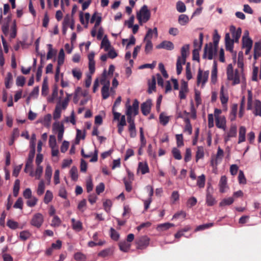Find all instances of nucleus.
Listing matches in <instances>:
<instances>
[{
    "instance_id": "8fccbe9b",
    "label": "nucleus",
    "mask_w": 261,
    "mask_h": 261,
    "mask_svg": "<svg viewBox=\"0 0 261 261\" xmlns=\"http://www.w3.org/2000/svg\"><path fill=\"white\" fill-rule=\"evenodd\" d=\"M130 247V244L125 241L119 243L120 249L123 252H127Z\"/></svg>"
},
{
    "instance_id": "c03bdc74",
    "label": "nucleus",
    "mask_w": 261,
    "mask_h": 261,
    "mask_svg": "<svg viewBox=\"0 0 261 261\" xmlns=\"http://www.w3.org/2000/svg\"><path fill=\"white\" fill-rule=\"evenodd\" d=\"M85 138V132L77 129L75 143L78 144L81 139H84Z\"/></svg>"
},
{
    "instance_id": "c85d7f7f",
    "label": "nucleus",
    "mask_w": 261,
    "mask_h": 261,
    "mask_svg": "<svg viewBox=\"0 0 261 261\" xmlns=\"http://www.w3.org/2000/svg\"><path fill=\"white\" fill-rule=\"evenodd\" d=\"M261 55V42L255 43L254 47V58L256 59Z\"/></svg>"
},
{
    "instance_id": "393cba45",
    "label": "nucleus",
    "mask_w": 261,
    "mask_h": 261,
    "mask_svg": "<svg viewBox=\"0 0 261 261\" xmlns=\"http://www.w3.org/2000/svg\"><path fill=\"white\" fill-rule=\"evenodd\" d=\"M174 226V224L167 222V223L159 224L156 227V229L159 231H166Z\"/></svg>"
},
{
    "instance_id": "3c124183",
    "label": "nucleus",
    "mask_w": 261,
    "mask_h": 261,
    "mask_svg": "<svg viewBox=\"0 0 261 261\" xmlns=\"http://www.w3.org/2000/svg\"><path fill=\"white\" fill-rule=\"evenodd\" d=\"M234 201V199L232 197H228L223 199L219 203L220 206H224L229 205Z\"/></svg>"
},
{
    "instance_id": "680f3d73",
    "label": "nucleus",
    "mask_w": 261,
    "mask_h": 261,
    "mask_svg": "<svg viewBox=\"0 0 261 261\" xmlns=\"http://www.w3.org/2000/svg\"><path fill=\"white\" fill-rule=\"evenodd\" d=\"M213 225L214 224L213 223H210L199 225L196 227V228L195 230V231H198L207 229L213 226Z\"/></svg>"
},
{
    "instance_id": "1a4fd4ad",
    "label": "nucleus",
    "mask_w": 261,
    "mask_h": 261,
    "mask_svg": "<svg viewBox=\"0 0 261 261\" xmlns=\"http://www.w3.org/2000/svg\"><path fill=\"white\" fill-rule=\"evenodd\" d=\"M237 135V127L235 124L230 126L228 132L224 135V140L225 143L230 140L231 138H236Z\"/></svg>"
},
{
    "instance_id": "2eb2a0df",
    "label": "nucleus",
    "mask_w": 261,
    "mask_h": 261,
    "mask_svg": "<svg viewBox=\"0 0 261 261\" xmlns=\"http://www.w3.org/2000/svg\"><path fill=\"white\" fill-rule=\"evenodd\" d=\"M189 89L187 82L182 81L181 84L180 89L179 93V97L181 99H185L186 93L188 92Z\"/></svg>"
},
{
    "instance_id": "a211bd4d",
    "label": "nucleus",
    "mask_w": 261,
    "mask_h": 261,
    "mask_svg": "<svg viewBox=\"0 0 261 261\" xmlns=\"http://www.w3.org/2000/svg\"><path fill=\"white\" fill-rule=\"evenodd\" d=\"M219 190L221 193H224L228 189L227 178L226 176H222L219 184Z\"/></svg>"
},
{
    "instance_id": "4468645a",
    "label": "nucleus",
    "mask_w": 261,
    "mask_h": 261,
    "mask_svg": "<svg viewBox=\"0 0 261 261\" xmlns=\"http://www.w3.org/2000/svg\"><path fill=\"white\" fill-rule=\"evenodd\" d=\"M230 31L232 33L233 37V39L232 40H233L234 42H238L242 34L241 29L239 28L236 30L235 27L232 25L230 28Z\"/></svg>"
},
{
    "instance_id": "0eeeda50",
    "label": "nucleus",
    "mask_w": 261,
    "mask_h": 261,
    "mask_svg": "<svg viewBox=\"0 0 261 261\" xmlns=\"http://www.w3.org/2000/svg\"><path fill=\"white\" fill-rule=\"evenodd\" d=\"M223 154V150L220 147H218L216 157L212 158L211 161V165L214 169L217 168V165L222 159Z\"/></svg>"
},
{
    "instance_id": "412c9836",
    "label": "nucleus",
    "mask_w": 261,
    "mask_h": 261,
    "mask_svg": "<svg viewBox=\"0 0 261 261\" xmlns=\"http://www.w3.org/2000/svg\"><path fill=\"white\" fill-rule=\"evenodd\" d=\"M189 44L184 45L181 48V57H179L178 59L182 60L183 62H184V60L186 61V58L189 54Z\"/></svg>"
},
{
    "instance_id": "f257e3e1",
    "label": "nucleus",
    "mask_w": 261,
    "mask_h": 261,
    "mask_svg": "<svg viewBox=\"0 0 261 261\" xmlns=\"http://www.w3.org/2000/svg\"><path fill=\"white\" fill-rule=\"evenodd\" d=\"M227 79L231 82V85L234 86L245 81V78L242 70L236 69L233 70L231 64L228 65L226 70Z\"/></svg>"
},
{
    "instance_id": "a878e982",
    "label": "nucleus",
    "mask_w": 261,
    "mask_h": 261,
    "mask_svg": "<svg viewBox=\"0 0 261 261\" xmlns=\"http://www.w3.org/2000/svg\"><path fill=\"white\" fill-rule=\"evenodd\" d=\"M246 129L245 126H241L239 128L238 143H241L246 140Z\"/></svg>"
},
{
    "instance_id": "f704fd0d",
    "label": "nucleus",
    "mask_w": 261,
    "mask_h": 261,
    "mask_svg": "<svg viewBox=\"0 0 261 261\" xmlns=\"http://www.w3.org/2000/svg\"><path fill=\"white\" fill-rule=\"evenodd\" d=\"M156 85V78L155 76H152L151 81H148V92L149 93H151L153 91L155 90Z\"/></svg>"
},
{
    "instance_id": "ea45409f",
    "label": "nucleus",
    "mask_w": 261,
    "mask_h": 261,
    "mask_svg": "<svg viewBox=\"0 0 261 261\" xmlns=\"http://www.w3.org/2000/svg\"><path fill=\"white\" fill-rule=\"evenodd\" d=\"M170 117L165 115L164 113H161L159 116L160 122L164 126H165L169 122Z\"/></svg>"
},
{
    "instance_id": "338daca9",
    "label": "nucleus",
    "mask_w": 261,
    "mask_h": 261,
    "mask_svg": "<svg viewBox=\"0 0 261 261\" xmlns=\"http://www.w3.org/2000/svg\"><path fill=\"white\" fill-rule=\"evenodd\" d=\"M31 236L30 232L28 230H24L20 232L19 237L22 241H25Z\"/></svg>"
},
{
    "instance_id": "4d7b16f0",
    "label": "nucleus",
    "mask_w": 261,
    "mask_h": 261,
    "mask_svg": "<svg viewBox=\"0 0 261 261\" xmlns=\"http://www.w3.org/2000/svg\"><path fill=\"white\" fill-rule=\"evenodd\" d=\"M48 51L47 54L46 58L47 60L50 59L56 54V51L53 49L52 45L50 44H47Z\"/></svg>"
},
{
    "instance_id": "39448f33",
    "label": "nucleus",
    "mask_w": 261,
    "mask_h": 261,
    "mask_svg": "<svg viewBox=\"0 0 261 261\" xmlns=\"http://www.w3.org/2000/svg\"><path fill=\"white\" fill-rule=\"evenodd\" d=\"M217 46H216L212 43L206 44L204 47L203 58L212 60L217 53Z\"/></svg>"
},
{
    "instance_id": "5fc2aeb1",
    "label": "nucleus",
    "mask_w": 261,
    "mask_h": 261,
    "mask_svg": "<svg viewBox=\"0 0 261 261\" xmlns=\"http://www.w3.org/2000/svg\"><path fill=\"white\" fill-rule=\"evenodd\" d=\"M53 198L52 192L49 190H47L44 196V202L46 204H48L51 201Z\"/></svg>"
},
{
    "instance_id": "20e7f679",
    "label": "nucleus",
    "mask_w": 261,
    "mask_h": 261,
    "mask_svg": "<svg viewBox=\"0 0 261 261\" xmlns=\"http://www.w3.org/2000/svg\"><path fill=\"white\" fill-rule=\"evenodd\" d=\"M209 76V71H203L201 68H199L197 75V85L203 88L208 81Z\"/></svg>"
},
{
    "instance_id": "864d4df0",
    "label": "nucleus",
    "mask_w": 261,
    "mask_h": 261,
    "mask_svg": "<svg viewBox=\"0 0 261 261\" xmlns=\"http://www.w3.org/2000/svg\"><path fill=\"white\" fill-rule=\"evenodd\" d=\"M238 110V106L237 105H234L231 110L229 118L231 121H233L236 119V114Z\"/></svg>"
},
{
    "instance_id": "603ef678",
    "label": "nucleus",
    "mask_w": 261,
    "mask_h": 261,
    "mask_svg": "<svg viewBox=\"0 0 261 261\" xmlns=\"http://www.w3.org/2000/svg\"><path fill=\"white\" fill-rule=\"evenodd\" d=\"M205 177L204 174H202L201 175L198 177L197 181V185L200 188H203L205 186Z\"/></svg>"
},
{
    "instance_id": "69168bd1",
    "label": "nucleus",
    "mask_w": 261,
    "mask_h": 261,
    "mask_svg": "<svg viewBox=\"0 0 261 261\" xmlns=\"http://www.w3.org/2000/svg\"><path fill=\"white\" fill-rule=\"evenodd\" d=\"M28 201H27V204L29 207H33L34 206L38 201V199L33 196L31 198H28Z\"/></svg>"
},
{
    "instance_id": "423d86ee",
    "label": "nucleus",
    "mask_w": 261,
    "mask_h": 261,
    "mask_svg": "<svg viewBox=\"0 0 261 261\" xmlns=\"http://www.w3.org/2000/svg\"><path fill=\"white\" fill-rule=\"evenodd\" d=\"M53 130L58 133V139L59 141H61L64 132L63 124L59 121L55 122L53 125Z\"/></svg>"
},
{
    "instance_id": "2f4dec72",
    "label": "nucleus",
    "mask_w": 261,
    "mask_h": 261,
    "mask_svg": "<svg viewBox=\"0 0 261 261\" xmlns=\"http://www.w3.org/2000/svg\"><path fill=\"white\" fill-rule=\"evenodd\" d=\"M33 158H34V155L33 154H29L28 156V159L27 161L25 168H24V172H28L29 171V169H32V166H33Z\"/></svg>"
},
{
    "instance_id": "79ce46f5",
    "label": "nucleus",
    "mask_w": 261,
    "mask_h": 261,
    "mask_svg": "<svg viewBox=\"0 0 261 261\" xmlns=\"http://www.w3.org/2000/svg\"><path fill=\"white\" fill-rule=\"evenodd\" d=\"M253 42L250 38L243 37L242 45L243 47H252Z\"/></svg>"
},
{
    "instance_id": "473e14b6",
    "label": "nucleus",
    "mask_w": 261,
    "mask_h": 261,
    "mask_svg": "<svg viewBox=\"0 0 261 261\" xmlns=\"http://www.w3.org/2000/svg\"><path fill=\"white\" fill-rule=\"evenodd\" d=\"M101 21V16L97 15L96 14V13H95L92 15V17L90 19V22L91 23L95 22V25H94L95 28H97L100 24Z\"/></svg>"
},
{
    "instance_id": "5701e85b",
    "label": "nucleus",
    "mask_w": 261,
    "mask_h": 261,
    "mask_svg": "<svg viewBox=\"0 0 261 261\" xmlns=\"http://www.w3.org/2000/svg\"><path fill=\"white\" fill-rule=\"evenodd\" d=\"M216 203L215 198L210 193L208 189H207L206 195V203L208 206H212Z\"/></svg>"
},
{
    "instance_id": "052dcab7",
    "label": "nucleus",
    "mask_w": 261,
    "mask_h": 261,
    "mask_svg": "<svg viewBox=\"0 0 261 261\" xmlns=\"http://www.w3.org/2000/svg\"><path fill=\"white\" fill-rule=\"evenodd\" d=\"M61 222L60 218L58 216H54L51 225L54 227H58L60 225Z\"/></svg>"
},
{
    "instance_id": "dca6fc26",
    "label": "nucleus",
    "mask_w": 261,
    "mask_h": 261,
    "mask_svg": "<svg viewBox=\"0 0 261 261\" xmlns=\"http://www.w3.org/2000/svg\"><path fill=\"white\" fill-rule=\"evenodd\" d=\"M149 243V239L146 236L140 238L137 242L138 248L142 249L146 247Z\"/></svg>"
},
{
    "instance_id": "de8ad7c7",
    "label": "nucleus",
    "mask_w": 261,
    "mask_h": 261,
    "mask_svg": "<svg viewBox=\"0 0 261 261\" xmlns=\"http://www.w3.org/2000/svg\"><path fill=\"white\" fill-rule=\"evenodd\" d=\"M179 199V194L178 191H174L172 192L171 197L170 201L171 203L175 204Z\"/></svg>"
},
{
    "instance_id": "ddd939ff",
    "label": "nucleus",
    "mask_w": 261,
    "mask_h": 261,
    "mask_svg": "<svg viewBox=\"0 0 261 261\" xmlns=\"http://www.w3.org/2000/svg\"><path fill=\"white\" fill-rule=\"evenodd\" d=\"M151 100L150 99H148L146 101L142 103L141 106V109L142 113L143 115L146 116L149 114L150 112L151 107Z\"/></svg>"
},
{
    "instance_id": "7c9ffc66",
    "label": "nucleus",
    "mask_w": 261,
    "mask_h": 261,
    "mask_svg": "<svg viewBox=\"0 0 261 261\" xmlns=\"http://www.w3.org/2000/svg\"><path fill=\"white\" fill-rule=\"evenodd\" d=\"M203 39V35L202 33L199 34V41L197 40H195L194 41V49L200 50L202 47V42Z\"/></svg>"
},
{
    "instance_id": "4be33fe9",
    "label": "nucleus",
    "mask_w": 261,
    "mask_h": 261,
    "mask_svg": "<svg viewBox=\"0 0 261 261\" xmlns=\"http://www.w3.org/2000/svg\"><path fill=\"white\" fill-rule=\"evenodd\" d=\"M153 35H154L156 38L158 37V33L157 28H154L153 30L148 29L144 38V41L151 40Z\"/></svg>"
},
{
    "instance_id": "bf43d9fd",
    "label": "nucleus",
    "mask_w": 261,
    "mask_h": 261,
    "mask_svg": "<svg viewBox=\"0 0 261 261\" xmlns=\"http://www.w3.org/2000/svg\"><path fill=\"white\" fill-rule=\"evenodd\" d=\"M19 187H20V181L19 179H16L15 181L14 185L13 187V195L15 197H17L19 190Z\"/></svg>"
},
{
    "instance_id": "c756f323",
    "label": "nucleus",
    "mask_w": 261,
    "mask_h": 261,
    "mask_svg": "<svg viewBox=\"0 0 261 261\" xmlns=\"http://www.w3.org/2000/svg\"><path fill=\"white\" fill-rule=\"evenodd\" d=\"M204 156V150L203 146H198L197 148V151L196 152L195 161L196 162L199 160L202 159Z\"/></svg>"
},
{
    "instance_id": "bb28decb",
    "label": "nucleus",
    "mask_w": 261,
    "mask_h": 261,
    "mask_svg": "<svg viewBox=\"0 0 261 261\" xmlns=\"http://www.w3.org/2000/svg\"><path fill=\"white\" fill-rule=\"evenodd\" d=\"M52 168L50 165L48 164L45 168V177L47 180V185H49L51 182V178L52 176Z\"/></svg>"
},
{
    "instance_id": "aec40b11",
    "label": "nucleus",
    "mask_w": 261,
    "mask_h": 261,
    "mask_svg": "<svg viewBox=\"0 0 261 261\" xmlns=\"http://www.w3.org/2000/svg\"><path fill=\"white\" fill-rule=\"evenodd\" d=\"M157 48H164L167 50H171L174 48V44L169 41H164L156 46Z\"/></svg>"
},
{
    "instance_id": "6ab92c4d",
    "label": "nucleus",
    "mask_w": 261,
    "mask_h": 261,
    "mask_svg": "<svg viewBox=\"0 0 261 261\" xmlns=\"http://www.w3.org/2000/svg\"><path fill=\"white\" fill-rule=\"evenodd\" d=\"M216 125L217 127L221 128L224 130H226V119L224 116H221L220 117L215 118Z\"/></svg>"
},
{
    "instance_id": "774afa93",
    "label": "nucleus",
    "mask_w": 261,
    "mask_h": 261,
    "mask_svg": "<svg viewBox=\"0 0 261 261\" xmlns=\"http://www.w3.org/2000/svg\"><path fill=\"white\" fill-rule=\"evenodd\" d=\"M7 225L10 228L12 229H15L18 227V223L12 220H8Z\"/></svg>"
},
{
    "instance_id": "58836bf2",
    "label": "nucleus",
    "mask_w": 261,
    "mask_h": 261,
    "mask_svg": "<svg viewBox=\"0 0 261 261\" xmlns=\"http://www.w3.org/2000/svg\"><path fill=\"white\" fill-rule=\"evenodd\" d=\"M65 54L63 48L61 49L59 51L58 57V67H61L64 62Z\"/></svg>"
},
{
    "instance_id": "f8f14e48",
    "label": "nucleus",
    "mask_w": 261,
    "mask_h": 261,
    "mask_svg": "<svg viewBox=\"0 0 261 261\" xmlns=\"http://www.w3.org/2000/svg\"><path fill=\"white\" fill-rule=\"evenodd\" d=\"M74 20L72 15L67 14L63 20L62 23V32L64 34L66 33L68 28H69V24L72 21Z\"/></svg>"
},
{
    "instance_id": "7ed1b4c3",
    "label": "nucleus",
    "mask_w": 261,
    "mask_h": 261,
    "mask_svg": "<svg viewBox=\"0 0 261 261\" xmlns=\"http://www.w3.org/2000/svg\"><path fill=\"white\" fill-rule=\"evenodd\" d=\"M136 17L140 25H142L148 21L150 17V12L146 5H144L141 7L139 11L137 12Z\"/></svg>"
},
{
    "instance_id": "f3484780",
    "label": "nucleus",
    "mask_w": 261,
    "mask_h": 261,
    "mask_svg": "<svg viewBox=\"0 0 261 261\" xmlns=\"http://www.w3.org/2000/svg\"><path fill=\"white\" fill-rule=\"evenodd\" d=\"M51 115L49 114L45 115L43 118L37 121V123H41L45 127H49L50 126Z\"/></svg>"
},
{
    "instance_id": "72a5a7b5",
    "label": "nucleus",
    "mask_w": 261,
    "mask_h": 261,
    "mask_svg": "<svg viewBox=\"0 0 261 261\" xmlns=\"http://www.w3.org/2000/svg\"><path fill=\"white\" fill-rule=\"evenodd\" d=\"M13 83V75L11 72H8L7 74L6 77L5 79V84L6 88L9 89L11 88Z\"/></svg>"
},
{
    "instance_id": "4c0bfd02",
    "label": "nucleus",
    "mask_w": 261,
    "mask_h": 261,
    "mask_svg": "<svg viewBox=\"0 0 261 261\" xmlns=\"http://www.w3.org/2000/svg\"><path fill=\"white\" fill-rule=\"evenodd\" d=\"M138 170L140 171L142 174H145L149 172V168L146 163L140 162L138 165Z\"/></svg>"
},
{
    "instance_id": "c9c22d12",
    "label": "nucleus",
    "mask_w": 261,
    "mask_h": 261,
    "mask_svg": "<svg viewBox=\"0 0 261 261\" xmlns=\"http://www.w3.org/2000/svg\"><path fill=\"white\" fill-rule=\"evenodd\" d=\"M111 47V44L110 41H109L107 36H105L101 43V48H103L105 51H108Z\"/></svg>"
},
{
    "instance_id": "e2e57ef3",
    "label": "nucleus",
    "mask_w": 261,
    "mask_h": 261,
    "mask_svg": "<svg viewBox=\"0 0 261 261\" xmlns=\"http://www.w3.org/2000/svg\"><path fill=\"white\" fill-rule=\"evenodd\" d=\"M43 167L42 166H37L35 171V178L39 179L43 172Z\"/></svg>"
},
{
    "instance_id": "e433bc0d",
    "label": "nucleus",
    "mask_w": 261,
    "mask_h": 261,
    "mask_svg": "<svg viewBox=\"0 0 261 261\" xmlns=\"http://www.w3.org/2000/svg\"><path fill=\"white\" fill-rule=\"evenodd\" d=\"M253 112L255 116H261V102L259 100L255 101L254 110Z\"/></svg>"
},
{
    "instance_id": "6e6552de",
    "label": "nucleus",
    "mask_w": 261,
    "mask_h": 261,
    "mask_svg": "<svg viewBox=\"0 0 261 261\" xmlns=\"http://www.w3.org/2000/svg\"><path fill=\"white\" fill-rule=\"evenodd\" d=\"M43 222V216L41 213H38L33 216L31 221V224L36 227L39 228L41 226Z\"/></svg>"
},
{
    "instance_id": "9b49d317",
    "label": "nucleus",
    "mask_w": 261,
    "mask_h": 261,
    "mask_svg": "<svg viewBox=\"0 0 261 261\" xmlns=\"http://www.w3.org/2000/svg\"><path fill=\"white\" fill-rule=\"evenodd\" d=\"M220 99L223 107H225L228 100V95L223 85L221 87Z\"/></svg>"
},
{
    "instance_id": "49530a36",
    "label": "nucleus",
    "mask_w": 261,
    "mask_h": 261,
    "mask_svg": "<svg viewBox=\"0 0 261 261\" xmlns=\"http://www.w3.org/2000/svg\"><path fill=\"white\" fill-rule=\"evenodd\" d=\"M70 175L72 180L76 181L78 178V172L76 167L73 166L70 170Z\"/></svg>"
},
{
    "instance_id": "b1692460",
    "label": "nucleus",
    "mask_w": 261,
    "mask_h": 261,
    "mask_svg": "<svg viewBox=\"0 0 261 261\" xmlns=\"http://www.w3.org/2000/svg\"><path fill=\"white\" fill-rule=\"evenodd\" d=\"M71 220L72 222V227L74 230L79 232L82 230L83 225L80 221H76L74 218H72Z\"/></svg>"
},
{
    "instance_id": "cd10ccee",
    "label": "nucleus",
    "mask_w": 261,
    "mask_h": 261,
    "mask_svg": "<svg viewBox=\"0 0 261 261\" xmlns=\"http://www.w3.org/2000/svg\"><path fill=\"white\" fill-rule=\"evenodd\" d=\"M128 123V131L131 138H135L137 136V131L135 121H127Z\"/></svg>"
},
{
    "instance_id": "37998d69",
    "label": "nucleus",
    "mask_w": 261,
    "mask_h": 261,
    "mask_svg": "<svg viewBox=\"0 0 261 261\" xmlns=\"http://www.w3.org/2000/svg\"><path fill=\"white\" fill-rule=\"evenodd\" d=\"M45 188V186L44 181L43 180H40L38 184L37 189V194L39 196L42 195L44 192Z\"/></svg>"
},
{
    "instance_id": "0e129e2a",
    "label": "nucleus",
    "mask_w": 261,
    "mask_h": 261,
    "mask_svg": "<svg viewBox=\"0 0 261 261\" xmlns=\"http://www.w3.org/2000/svg\"><path fill=\"white\" fill-rule=\"evenodd\" d=\"M109 87L107 86H102L101 89V95L102 98L106 99L109 97Z\"/></svg>"
},
{
    "instance_id": "a18cd8bd",
    "label": "nucleus",
    "mask_w": 261,
    "mask_h": 261,
    "mask_svg": "<svg viewBox=\"0 0 261 261\" xmlns=\"http://www.w3.org/2000/svg\"><path fill=\"white\" fill-rule=\"evenodd\" d=\"M145 42V53L146 54L151 53L153 49V44L151 40L144 41Z\"/></svg>"
},
{
    "instance_id": "09e8293b",
    "label": "nucleus",
    "mask_w": 261,
    "mask_h": 261,
    "mask_svg": "<svg viewBox=\"0 0 261 261\" xmlns=\"http://www.w3.org/2000/svg\"><path fill=\"white\" fill-rule=\"evenodd\" d=\"M186 61L184 60V62L183 61L180 59H177L176 62V72L178 75L180 74L182 70V65H184L186 63Z\"/></svg>"
},
{
    "instance_id": "13d9d810",
    "label": "nucleus",
    "mask_w": 261,
    "mask_h": 261,
    "mask_svg": "<svg viewBox=\"0 0 261 261\" xmlns=\"http://www.w3.org/2000/svg\"><path fill=\"white\" fill-rule=\"evenodd\" d=\"M72 73L73 77L79 80L82 77V72L79 68H74L72 70Z\"/></svg>"
},
{
    "instance_id": "6e6d98bb",
    "label": "nucleus",
    "mask_w": 261,
    "mask_h": 261,
    "mask_svg": "<svg viewBox=\"0 0 261 261\" xmlns=\"http://www.w3.org/2000/svg\"><path fill=\"white\" fill-rule=\"evenodd\" d=\"M176 9L178 12L182 13L186 11V7L183 2L178 1L176 3Z\"/></svg>"
},
{
    "instance_id": "9d476101",
    "label": "nucleus",
    "mask_w": 261,
    "mask_h": 261,
    "mask_svg": "<svg viewBox=\"0 0 261 261\" xmlns=\"http://www.w3.org/2000/svg\"><path fill=\"white\" fill-rule=\"evenodd\" d=\"M234 41L231 39L229 33H226L225 36V43L226 49L233 54L234 57H236V52L233 51V43Z\"/></svg>"
},
{
    "instance_id": "f03ea898",
    "label": "nucleus",
    "mask_w": 261,
    "mask_h": 261,
    "mask_svg": "<svg viewBox=\"0 0 261 261\" xmlns=\"http://www.w3.org/2000/svg\"><path fill=\"white\" fill-rule=\"evenodd\" d=\"M139 104V101L137 99H135L132 106L126 105L125 114L127 116V121H135L134 117L138 114Z\"/></svg>"
},
{
    "instance_id": "a19ab883",
    "label": "nucleus",
    "mask_w": 261,
    "mask_h": 261,
    "mask_svg": "<svg viewBox=\"0 0 261 261\" xmlns=\"http://www.w3.org/2000/svg\"><path fill=\"white\" fill-rule=\"evenodd\" d=\"M178 21L181 25H185L189 21V17L187 15L181 14L178 17Z\"/></svg>"
}]
</instances>
